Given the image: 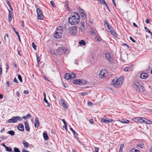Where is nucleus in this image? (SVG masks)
<instances>
[{"label":"nucleus","mask_w":152,"mask_h":152,"mask_svg":"<svg viewBox=\"0 0 152 152\" xmlns=\"http://www.w3.org/2000/svg\"><path fill=\"white\" fill-rule=\"evenodd\" d=\"M73 83L75 84L80 85L83 83L86 84L87 83V81L84 80H73L72 81Z\"/></svg>","instance_id":"nucleus-8"},{"label":"nucleus","mask_w":152,"mask_h":152,"mask_svg":"<svg viewBox=\"0 0 152 152\" xmlns=\"http://www.w3.org/2000/svg\"><path fill=\"white\" fill-rule=\"evenodd\" d=\"M37 59L38 62V63H39V62L40 61V60L39 59V58L38 56H37Z\"/></svg>","instance_id":"nucleus-53"},{"label":"nucleus","mask_w":152,"mask_h":152,"mask_svg":"<svg viewBox=\"0 0 152 152\" xmlns=\"http://www.w3.org/2000/svg\"><path fill=\"white\" fill-rule=\"evenodd\" d=\"M107 31L111 33V34L113 35L115 37H118L117 34L115 32L114 29L112 28H109V30H107Z\"/></svg>","instance_id":"nucleus-12"},{"label":"nucleus","mask_w":152,"mask_h":152,"mask_svg":"<svg viewBox=\"0 0 152 152\" xmlns=\"http://www.w3.org/2000/svg\"><path fill=\"white\" fill-rule=\"evenodd\" d=\"M16 95L19 98L20 96V93H19V92L18 91H17L16 92Z\"/></svg>","instance_id":"nucleus-41"},{"label":"nucleus","mask_w":152,"mask_h":152,"mask_svg":"<svg viewBox=\"0 0 152 152\" xmlns=\"http://www.w3.org/2000/svg\"><path fill=\"white\" fill-rule=\"evenodd\" d=\"M14 149V151L15 152H20V151L19 149L16 147H15Z\"/></svg>","instance_id":"nucleus-40"},{"label":"nucleus","mask_w":152,"mask_h":152,"mask_svg":"<svg viewBox=\"0 0 152 152\" xmlns=\"http://www.w3.org/2000/svg\"><path fill=\"white\" fill-rule=\"evenodd\" d=\"M39 121L38 118L37 117H36L35 120L34 122V126L36 128H38L39 127Z\"/></svg>","instance_id":"nucleus-15"},{"label":"nucleus","mask_w":152,"mask_h":152,"mask_svg":"<svg viewBox=\"0 0 152 152\" xmlns=\"http://www.w3.org/2000/svg\"><path fill=\"white\" fill-rule=\"evenodd\" d=\"M133 25L135 26V27H137V25L135 23H133Z\"/></svg>","instance_id":"nucleus-63"},{"label":"nucleus","mask_w":152,"mask_h":152,"mask_svg":"<svg viewBox=\"0 0 152 152\" xmlns=\"http://www.w3.org/2000/svg\"><path fill=\"white\" fill-rule=\"evenodd\" d=\"M69 33L73 35L76 34L77 32V28L76 26H74L69 28Z\"/></svg>","instance_id":"nucleus-7"},{"label":"nucleus","mask_w":152,"mask_h":152,"mask_svg":"<svg viewBox=\"0 0 152 152\" xmlns=\"http://www.w3.org/2000/svg\"><path fill=\"white\" fill-rule=\"evenodd\" d=\"M44 101L48 104V107H50V104L48 102V101L46 99V98H44Z\"/></svg>","instance_id":"nucleus-36"},{"label":"nucleus","mask_w":152,"mask_h":152,"mask_svg":"<svg viewBox=\"0 0 152 152\" xmlns=\"http://www.w3.org/2000/svg\"><path fill=\"white\" fill-rule=\"evenodd\" d=\"M22 120V118L19 116H13L12 118L8 120L6 122L8 123H15L18 121H21Z\"/></svg>","instance_id":"nucleus-5"},{"label":"nucleus","mask_w":152,"mask_h":152,"mask_svg":"<svg viewBox=\"0 0 152 152\" xmlns=\"http://www.w3.org/2000/svg\"><path fill=\"white\" fill-rule=\"evenodd\" d=\"M101 121L102 122L106 123L107 122H111L113 121V120L111 119L107 118H103L101 119Z\"/></svg>","instance_id":"nucleus-14"},{"label":"nucleus","mask_w":152,"mask_h":152,"mask_svg":"<svg viewBox=\"0 0 152 152\" xmlns=\"http://www.w3.org/2000/svg\"><path fill=\"white\" fill-rule=\"evenodd\" d=\"M70 74L66 73L65 74V78L67 80H69L72 79Z\"/></svg>","instance_id":"nucleus-25"},{"label":"nucleus","mask_w":152,"mask_h":152,"mask_svg":"<svg viewBox=\"0 0 152 152\" xmlns=\"http://www.w3.org/2000/svg\"><path fill=\"white\" fill-rule=\"evenodd\" d=\"M24 93L26 94H28L29 93V92L25 90L24 91Z\"/></svg>","instance_id":"nucleus-52"},{"label":"nucleus","mask_w":152,"mask_h":152,"mask_svg":"<svg viewBox=\"0 0 152 152\" xmlns=\"http://www.w3.org/2000/svg\"><path fill=\"white\" fill-rule=\"evenodd\" d=\"M124 77H121L117 79H114L113 80L112 85L115 87L121 86L124 81Z\"/></svg>","instance_id":"nucleus-4"},{"label":"nucleus","mask_w":152,"mask_h":152,"mask_svg":"<svg viewBox=\"0 0 152 152\" xmlns=\"http://www.w3.org/2000/svg\"><path fill=\"white\" fill-rule=\"evenodd\" d=\"M112 2L113 4H114V6H115V7H116V4H115V0H112Z\"/></svg>","instance_id":"nucleus-55"},{"label":"nucleus","mask_w":152,"mask_h":152,"mask_svg":"<svg viewBox=\"0 0 152 152\" xmlns=\"http://www.w3.org/2000/svg\"><path fill=\"white\" fill-rule=\"evenodd\" d=\"M106 58L109 61H110L112 59V58L111 55L109 53H107L105 54Z\"/></svg>","instance_id":"nucleus-20"},{"label":"nucleus","mask_w":152,"mask_h":152,"mask_svg":"<svg viewBox=\"0 0 152 152\" xmlns=\"http://www.w3.org/2000/svg\"><path fill=\"white\" fill-rule=\"evenodd\" d=\"M2 145H3V146H4V147L6 148H6H8V147L6 146L5 145V144H4V143H3V144H2Z\"/></svg>","instance_id":"nucleus-60"},{"label":"nucleus","mask_w":152,"mask_h":152,"mask_svg":"<svg viewBox=\"0 0 152 152\" xmlns=\"http://www.w3.org/2000/svg\"><path fill=\"white\" fill-rule=\"evenodd\" d=\"M6 151H9V152H12V149L11 148H10L8 147V148H6Z\"/></svg>","instance_id":"nucleus-43"},{"label":"nucleus","mask_w":152,"mask_h":152,"mask_svg":"<svg viewBox=\"0 0 152 152\" xmlns=\"http://www.w3.org/2000/svg\"><path fill=\"white\" fill-rule=\"evenodd\" d=\"M118 121L121 122L124 124H128L129 122V121L128 120H126V121H125L124 120H123L122 121L119 120Z\"/></svg>","instance_id":"nucleus-28"},{"label":"nucleus","mask_w":152,"mask_h":152,"mask_svg":"<svg viewBox=\"0 0 152 152\" xmlns=\"http://www.w3.org/2000/svg\"><path fill=\"white\" fill-rule=\"evenodd\" d=\"M130 152H140L138 150L134 148H132L130 151Z\"/></svg>","instance_id":"nucleus-31"},{"label":"nucleus","mask_w":152,"mask_h":152,"mask_svg":"<svg viewBox=\"0 0 152 152\" xmlns=\"http://www.w3.org/2000/svg\"><path fill=\"white\" fill-rule=\"evenodd\" d=\"M70 75H71V76H72L71 77L72 79L74 77H76V75L75 74H74L73 73H72L70 74Z\"/></svg>","instance_id":"nucleus-37"},{"label":"nucleus","mask_w":152,"mask_h":152,"mask_svg":"<svg viewBox=\"0 0 152 152\" xmlns=\"http://www.w3.org/2000/svg\"><path fill=\"white\" fill-rule=\"evenodd\" d=\"M80 20V16L77 12L72 13L68 19L69 23L71 25L78 24Z\"/></svg>","instance_id":"nucleus-1"},{"label":"nucleus","mask_w":152,"mask_h":152,"mask_svg":"<svg viewBox=\"0 0 152 152\" xmlns=\"http://www.w3.org/2000/svg\"><path fill=\"white\" fill-rule=\"evenodd\" d=\"M144 28H145V31L146 32H148L149 33L151 34V32L146 27H145Z\"/></svg>","instance_id":"nucleus-39"},{"label":"nucleus","mask_w":152,"mask_h":152,"mask_svg":"<svg viewBox=\"0 0 152 152\" xmlns=\"http://www.w3.org/2000/svg\"><path fill=\"white\" fill-rule=\"evenodd\" d=\"M130 39L133 42H135V41L133 39L132 37H130Z\"/></svg>","instance_id":"nucleus-47"},{"label":"nucleus","mask_w":152,"mask_h":152,"mask_svg":"<svg viewBox=\"0 0 152 152\" xmlns=\"http://www.w3.org/2000/svg\"><path fill=\"white\" fill-rule=\"evenodd\" d=\"M8 18L9 21H11L12 18V12L9 10Z\"/></svg>","instance_id":"nucleus-22"},{"label":"nucleus","mask_w":152,"mask_h":152,"mask_svg":"<svg viewBox=\"0 0 152 152\" xmlns=\"http://www.w3.org/2000/svg\"><path fill=\"white\" fill-rule=\"evenodd\" d=\"M26 130L27 131L30 130V127L29 126L28 123L27 121H26L24 122Z\"/></svg>","instance_id":"nucleus-18"},{"label":"nucleus","mask_w":152,"mask_h":152,"mask_svg":"<svg viewBox=\"0 0 152 152\" xmlns=\"http://www.w3.org/2000/svg\"><path fill=\"white\" fill-rule=\"evenodd\" d=\"M62 32V28L61 27H58L54 34L55 37L57 38H60L61 37Z\"/></svg>","instance_id":"nucleus-6"},{"label":"nucleus","mask_w":152,"mask_h":152,"mask_svg":"<svg viewBox=\"0 0 152 152\" xmlns=\"http://www.w3.org/2000/svg\"><path fill=\"white\" fill-rule=\"evenodd\" d=\"M37 12L38 19L40 20H42L44 16L42 12L39 9L37 8Z\"/></svg>","instance_id":"nucleus-11"},{"label":"nucleus","mask_w":152,"mask_h":152,"mask_svg":"<svg viewBox=\"0 0 152 152\" xmlns=\"http://www.w3.org/2000/svg\"><path fill=\"white\" fill-rule=\"evenodd\" d=\"M61 102L62 105L65 108H67L68 107V106L66 104V102L63 99H62L61 100Z\"/></svg>","instance_id":"nucleus-19"},{"label":"nucleus","mask_w":152,"mask_h":152,"mask_svg":"<svg viewBox=\"0 0 152 152\" xmlns=\"http://www.w3.org/2000/svg\"><path fill=\"white\" fill-rule=\"evenodd\" d=\"M140 77L142 79H146L148 77V75L146 73H142L140 74Z\"/></svg>","instance_id":"nucleus-16"},{"label":"nucleus","mask_w":152,"mask_h":152,"mask_svg":"<svg viewBox=\"0 0 152 152\" xmlns=\"http://www.w3.org/2000/svg\"><path fill=\"white\" fill-rule=\"evenodd\" d=\"M133 87L135 90L137 92L142 93L144 90V88L142 85L140 81L135 80L134 82Z\"/></svg>","instance_id":"nucleus-2"},{"label":"nucleus","mask_w":152,"mask_h":152,"mask_svg":"<svg viewBox=\"0 0 152 152\" xmlns=\"http://www.w3.org/2000/svg\"><path fill=\"white\" fill-rule=\"evenodd\" d=\"M8 133L12 136H13L15 135V132L13 131L10 130L8 131Z\"/></svg>","instance_id":"nucleus-29"},{"label":"nucleus","mask_w":152,"mask_h":152,"mask_svg":"<svg viewBox=\"0 0 152 152\" xmlns=\"http://www.w3.org/2000/svg\"><path fill=\"white\" fill-rule=\"evenodd\" d=\"M70 129L72 131V132L73 133L74 135L75 136H76V135H77V133L72 129V128L71 127H70Z\"/></svg>","instance_id":"nucleus-33"},{"label":"nucleus","mask_w":152,"mask_h":152,"mask_svg":"<svg viewBox=\"0 0 152 152\" xmlns=\"http://www.w3.org/2000/svg\"><path fill=\"white\" fill-rule=\"evenodd\" d=\"M64 128H65L66 130L67 131V126H66V125H64V126H63Z\"/></svg>","instance_id":"nucleus-57"},{"label":"nucleus","mask_w":152,"mask_h":152,"mask_svg":"<svg viewBox=\"0 0 152 152\" xmlns=\"http://www.w3.org/2000/svg\"><path fill=\"white\" fill-rule=\"evenodd\" d=\"M43 136L45 140H47L48 139V136L46 133L44 132L43 133Z\"/></svg>","instance_id":"nucleus-26"},{"label":"nucleus","mask_w":152,"mask_h":152,"mask_svg":"<svg viewBox=\"0 0 152 152\" xmlns=\"http://www.w3.org/2000/svg\"><path fill=\"white\" fill-rule=\"evenodd\" d=\"M95 150L96 152H98L99 149L97 147H95Z\"/></svg>","instance_id":"nucleus-50"},{"label":"nucleus","mask_w":152,"mask_h":152,"mask_svg":"<svg viewBox=\"0 0 152 152\" xmlns=\"http://www.w3.org/2000/svg\"><path fill=\"white\" fill-rule=\"evenodd\" d=\"M27 118H30L31 117V115L30 114H28L26 115Z\"/></svg>","instance_id":"nucleus-44"},{"label":"nucleus","mask_w":152,"mask_h":152,"mask_svg":"<svg viewBox=\"0 0 152 152\" xmlns=\"http://www.w3.org/2000/svg\"><path fill=\"white\" fill-rule=\"evenodd\" d=\"M137 148H144V145L142 143H139L137 145Z\"/></svg>","instance_id":"nucleus-17"},{"label":"nucleus","mask_w":152,"mask_h":152,"mask_svg":"<svg viewBox=\"0 0 152 152\" xmlns=\"http://www.w3.org/2000/svg\"><path fill=\"white\" fill-rule=\"evenodd\" d=\"M133 120L136 122L142 123L145 124H152V121H151L143 117H138L134 118Z\"/></svg>","instance_id":"nucleus-3"},{"label":"nucleus","mask_w":152,"mask_h":152,"mask_svg":"<svg viewBox=\"0 0 152 152\" xmlns=\"http://www.w3.org/2000/svg\"><path fill=\"white\" fill-rule=\"evenodd\" d=\"M150 152H152V147H151L149 150Z\"/></svg>","instance_id":"nucleus-64"},{"label":"nucleus","mask_w":152,"mask_h":152,"mask_svg":"<svg viewBox=\"0 0 152 152\" xmlns=\"http://www.w3.org/2000/svg\"><path fill=\"white\" fill-rule=\"evenodd\" d=\"M18 79L20 81L21 83L23 81H22V78L21 76V75H20L19 74L18 75Z\"/></svg>","instance_id":"nucleus-35"},{"label":"nucleus","mask_w":152,"mask_h":152,"mask_svg":"<svg viewBox=\"0 0 152 152\" xmlns=\"http://www.w3.org/2000/svg\"><path fill=\"white\" fill-rule=\"evenodd\" d=\"M80 30L82 32H84L85 31V28L84 27L80 26Z\"/></svg>","instance_id":"nucleus-34"},{"label":"nucleus","mask_w":152,"mask_h":152,"mask_svg":"<svg viewBox=\"0 0 152 152\" xmlns=\"http://www.w3.org/2000/svg\"><path fill=\"white\" fill-rule=\"evenodd\" d=\"M99 2L101 4H103L104 2V0H98Z\"/></svg>","instance_id":"nucleus-42"},{"label":"nucleus","mask_w":152,"mask_h":152,"mask_svg":"<svg viewBox=\"0 0 152 152\" xmlns=\"http://www.w3.org/2000/svg\"><path fill=\"white\" fill-rule=\"evenodd\" d=\"M22 152H29V151H26V150L25 149H23L22 150Z\"/></svg>","instance_id":"nucleus-58"},{"label":"nucleus","mask_w":152,"mask_h":152,"mask_svg":"<svg viewBox=\"0 0 152 152\" xmlns=\"http://www.w3.org/2000/svg\"><path fill=\"white\" fill-rule=\"evenodd\" d=\"M3 97V95L0 94V99H2Z\"/></svg>","instance_id":"nucleus-61"},{"label":"nucleus","mask_w":152,"mask_h":152,"mask_svg":"<svg viewBox=\"0 0 152 152\" xmlns=\"http://www.w3.org/2000/svg\"><path fill=\"white\" fill-rule=\"evenodd\" d=\"M88 105L90 106L92 104V103L91 102H89L88 103Z\"/></svg>","instance_id":"nucleus-59"},{"label":"nucleus","mask_w":152,"mask_h":152,"mask_svg":"<svg viewBox=\"0 0 152 152\" xmlns=\"http://www.w3.org/2000/svg\"><path fill=\"white\" fill-rule=\"evenodd\" d=\"M84 27V23L82 22L81 23V26Z\"/></svg>","instance_id":"nucleus-54"},{"label":"nucleus","mask_w":152,"mask_h":152,"mask_svg":"<svg viewBox=\"0 0 152 152\" xmlns=\"http://www.w3.org/2000/svg\"><path fill=\"white\" fill-rule=\"evenodd\" d=\"M103 4H105V5L106 7L109 10V8H108V6L107 4V3L105 1L104 2V3H103Z\"/></svg>","instance_id":"nucleus-45"},{"label":"nucleus","mask_w":152,"mask_h":152,"mask_svg":"<svg viewBox=\"0 0 152 152\" xmlns=\"http://www.w3.org/2000/svg\"><path fill=\"white\" fill-rule=\"evenodd\" d=\"M18 129L19 131H24V126L22 124L18 125Z\"/></svg>","instance_id":"nucleus-23"},{"label":"nucleus","mask_w":152,"mask_h":152,"mask_svg":"<svg viewBox=\"0 0 152 152\" xmlns=\"http://www.w3.org/2000/svg\"><path fill=\"white\" fill-rule=\"evenodd\" d=\"M62 121L64 123V124L65 125H66V122H65V120H64V119H62Z\"/></svg>","instance_id":"nucleus-62"},{"label":"nucleus","mask_w":152,"mask_h":152,"mask_svg":"<svg viewBox=\"0 0 152 152\" xmlns=\"http://www.w3.org/2000/svg\"><path fill=\"white\" fill-rule=\"evenodd\" d=\"M14 81L15 83H18V80L15 78L14 79Z\"/></svg>","instance_id":"nucleus-56"},{"label":"nucleus","mask_w":152,"mask_h":152,"mask_svg":"<svg viewBox=\"0 0 152 152\" xmlns=\"http://www.w3.org/2000/svg\"><path fill=\"white\" fill-rule=\"evenodd\" d=\"M133 69L132 66L127 67H125L124 69V71L126 72H129Z\"/></svg>","instance_id":"nucleus-24"},{"label":"nucleus","mask_w":152,"mask_h":152,"mask_svg":"<svg viewBox=\"0 0 152 152\" xmlns=\"http://www.w3.org/2000/svg\"><path fill=\"white\" fill-rule=\"evenodd\" d=\"M2 69L1 68V65H0V76L1 75L2 73Z\"/></svg>","instance_id":"nucleus-48"},{"label":"nucleus","mask_w":152,"mask_h":152,"mask_svg":"<svg viewBox=\"0 0 152 152\" xmlns=\"http://www.w3.org/2000/svg\"><path fill=\"white\" fill-rule=\"evenodd\" d=\"M89 122L90 123L92 124L93 123V120L92 119H90L89 120Z\"/></svg>","instance_id":"nucleus-49"},{"label":"nucleus","mask_w":152,"mask_h":152,"mask_svg":"<svg viewBox=\"0 0 152 152\" xmlns=\"http://www.w3.org/2000/svg\"><path fill=\"white\" fill-rule=\"evenodd\" d=\"M145 22L147 23H150V20L149 19H147L145 20Z\"/></svg>","instance_id":"nucleus-51"},{"label":"nucleus","mask_w":152,"mask_h":152,"mask_svg":"<svg viewBox=\"0 0 152 152\" xmlns=\"http://www.w3.org/2000/svg\"><path fill=\"white\" fill-rule=\"evenodd\" d=\"M32 46L33 48L35 50H36L37 48H36V46L34 44V42H33L32 44Z\"/></svg>","instance_id":"nucleus-38"},{"label":"nucleus","mask_w":152,"mask_h":152,"mask_svg":"<svg viewBox=\"0 0 152 152\" xmlns=\"http://www.w3.org/2000/svg\"><path fill=\"white\" fill-rule=\"evenodd\" d=\"M124 147V144H121L120 145V148L119 151V152H122V150Z\"/></svg>","instance_id":"nucleus-30"},{"label":"nucleus","mask_w":152,"mask_h":152,"mask_svg":"<svg viewBox=\"0 0 152 152\" xmlns=\"http://www.w3.org/2000/svg\"><path fill=\"white\" fill-rule=\"evenodd\" d=\"M23 144L24 145V148H28V144L27 142L25 141H23Z\"/></svg>","instance_id":"nucleus-27"},{"label":"nucleus","mask_w":152,"mask_h":152,"mask_svg":"<svg viewBox=\"0 0 152 152\" xmlns=\"http://www.w3.org/2000/svg\"><path fill=\"white\" fill-rule=\"evenodd\" d=\"M66 50V49L65 48H59L57 49V52L59 55H61L65 53Z\"/></svg>","instance_id":"nucleus-10"},{"label":"nucleus","mask_w":152,"mask_h":152,"mask_svg":"<svg viewBox=\"0 0 152 152\" xmlns=\"http://www.w3.org/2000/svg\"><path fill=\"white\" fill-rule=\"evenodd\" d=\"M78 10L80 13L81 17H83L84 18H85L86 17V14L84 11L80 7L78 8Z\"/></svg>","instance_id":"nucleus-13"},{"label":"nucleus","mask_w":152,"mask_h":152,"mask_svg":"<svg viewBox=\"0 0 152 152\" xmlns=\"http://www.w3.org/2000/svg\"><path fill=\"white\" fill-rule=\"evenodd\" d=\"M81 95L84 96V95H86L88 94V93L86 92H82L81 93Z\"/></svg>","instance_id":"nucleus-46"},{"label":"nucleus","mask_w":152,"mask_h":152,"mask_svg":"<svg viewBox=\"0 0 152 152\" xmlns=\"http://www.w3.org/2000/svg\"><path fill=\"white\" fill-rule=\"evenodd\" d=\"M104 26L107 29V30H109V28L112 27L111 26L109 25L108 23L106 21H104Z\"/></svg>","instance_id":"nucleus-21"},{"label":"nucleus","mask_w":152,"mask_h":152,"mask_svg":"<svg viewBox=\"0 0 152 152\" xmlns=\"http://www.w3.org/2000/svg\"><path fill=\"white\" fill-rule=\"evenodd\" d=\"M107 72L105 70H102L99 74V77L102 78H104L107 77Z\"/></svg>","instance_id":"nucleus-9"},{"label":"nucleus","mask_w":152,"mask_h":152,"mask_svg":"<svg viewBox=\"0 0 152 152\" xmlns=\"http://www.w3.org/2000/svg\"><path fill=\"white\" fill-rule=\"evenodd\" d=\"M80 45H85L86 44V42L83 40H81L80 42L79 43Z\"/></svg>","instance_id":"nucleus-32"}]
</instances>
